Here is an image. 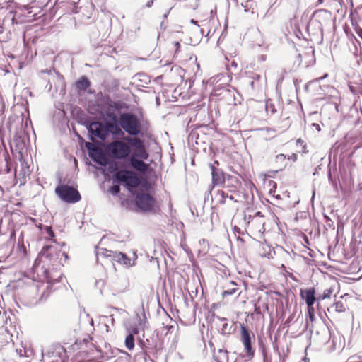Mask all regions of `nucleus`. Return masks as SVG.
<instances>
[{
	"label": "nucleus",
	"mask_w": 362,
	"mask_h": 362,
	"mask_svg": "<svg viewBox=\"0 0 362 362\" xmlns=\"http://www.w3.org/2000/svg\"><path fill=\"white\" fill-rule=\"evenodd\" d=\"M126 141L133 148V153L130 157L132 166L136 170L145 173L148 170L149 165L144 162L149 157V153L146 148L144 142L138 137H126Z\"/></svg>",
	"instance_id": "nucleus-1"
},
{
	"label": "nucleus",
	"mask_w": 362,
	"mask_h": 362,
	"mask_svg": "<svg viewBox=\"0 0 362 362\" xmlns=\"http://www.w3.org/2000/svg\"><path fill=\"white\" fill-rule=\"evenodd\" d=\"M88 131L102 141L106 140L110 134L113 136L124 135V132L115 122H93L89 125Z\"/></svg>",
	"instance_id": "nucleus-2"
},
{
	"label": "nucleus",
	"mask_w": 362,
	"mask_h": 362,
	"mask_svg": "<svg viewBox=\"0 0 362 362\" xmlns=\"http://www.w3.org/2000/svg\"><path fill=\"white\" fill-rule=\"evenodd\" d=\"M105 151L110 158L123 160L129 157L131 153V145L126 140H115L107 144Z\"/></svg>",
	"instance_id": "nucleus-3"
},
{
	"label": "nucleus",
	"mask_w": 362,
	"mask_h": 362,
	"mask_svg": "<svg viewBox=\"0 0 362 362\" xmlns=\"http://www.w3.org/2000/svg\"><path fill=\"white\" fill-rule=\"evenodd\" d=\"M121 129H124L130 136H136L140 132L141 126L137 117L132 113H122L119 118Z\"/></svg>",
	"instance_id": "nucleus-4"
},
{
	"label": "nucleus",
	"mask_w": 362,
	"mask_h": 362,
	"mask_svg": "<svg viewBox=\"0 0 362 362\" xmlns=\"http://www.w3.org/2000/svg\"><path fill=\"white\" fill-rule=\"evenodd\" d=\"M55 193L60 199L66 203H76L81 199V196L77 189L67 185L57 186Z\"/></svg>",
	"instance_id": "nucleus-5"
},
{
	"label": "nucleus",
	"mask_w": 362,
	"mask_h": 362,
	"mask_svg": "<svg viewBox=\"0 0 362 362\" xmlns=\"http://www.w3.org/2000/svg\"><path fill=\"white\" fill-rule=\"evenodd\" d=\"M115 179L125 184L129 188H135L140 184V180L136 173L132 170H119L115 173Z\"/></svg>",
	"instance_id": "nucleus-6"
},
{
	"label": "nucleus",
	"mask_w": 362,
	"mask_h": 362,
	"mask_svg": "<svg viewBox=\"0 0 362 362\" xmlns=\"http://www.w3.org/2000/svg\"><path fill=\"white\" fill-rule=\"evenodd\" d=\"M136 206L144 211H151L159 206L156 200L148 193H141L135 199Z\"/></svg>",
	"instance_id": "nucleus-7"
},
{
	"label": "nucleus",
	"mask_w": 362,
	"mask_h": 362,
	"mask_svg": "<svg viewBox=\"0 0 362 362\" xmlns=\"http://www.w3.org/2000/svg\"><path fill=\"white\" fill-rule=\"evenodd\" d=\"M264 225V216L261 212L258 211L248 221L247 227L254 235H262L265 232Z\"/></svg>",
	"instance_id": "nucleus-8"
},
{
	"label": "nucleus",
	"mask_w": 362,
	"mask_h": 362,
	"mask_svg": "<svg viewBox=\"0 0 362 362\" xmlns=\"http://www.w3.org/2000/svg\"><path fill=\"white\" fill-rule=\"evenodd\" d=\"M255 335L245 325L240 326V340L244 345L247 356L252 358L255 355V349L252 346L251 339Z\"/></svg>",
	"instance_id": "nucleus-9"
},
{
	"label": "nucleus",
	"mask_w": 362,
	"mask_h": 362,
	"mask_svg": "<svg viewBox=\"0 0 362 362\" xmlns=\"http://www.w3.org/2000/svg\"><path fill=\"white\" fill-rule=\"evenodd\" d=\"M300 296L305 300L307 308L313 307L315 302L319 300H317V298L315 297V289L314 287L300 289Z\"/></svg>",
	"instance_id": "nucleus-10"
},
{
	"label": "nucleus",
	"mask_w": 362,
	"mask_h": 362,
	"mask_svg": "<svg viewBox=\"0 0 362 362\" xmlns=\"http://www.w3.org/2000/svg\"><path fill=\"white\" fill-rule=\"evenodd\" d=\"M331 12L326 9L316 10L313 14V18L320 25L327 23L331 20Z\"/></svg>",
	"instance_id": "nucleus-11"
},
{
	"label": "nucleus",
	"mask_w": 362,
	"mask_h": 362,
	"mask_svg": "<svg viewBox=\"0 0 362 362\" xmlns=\"http://www.w3.org/2000/svg\"><path fill=\"white\" fill-rule=\"evenodd\" d=\"M214 164L218 165V162L215 161L214 164L211 165L212 182L215 185H222L225 182L224 173L220 170L217 169Z\"/></svg>",
	"instance_id": "nucleus-12"
},
{
	"label": "nucleus",
	"mask_w": 362,
	"mask_h": 362,
	"mask_svg": "<svg viewBox=\"0 0 362 362\" xmlns=\"http://www.w3.org/2000/svg\"><path fill=\"white\" fill-rule=\"evenodd\" d=\"M115 262L127 267H131L134 264V260L132 261L130 257L122 252H117Z\"/></svg>",
	"instance_id": "nucleus-13"
},
{
	"label": "nucleus",
	"mask_w": 362,
	"mask_h": 362,
	"mask_svg": "<svg viewBox=\"0 0 362 362\" xmlns=\"http://www.w3.org/2000/svg\"><path fill=\"white\" fill-rule=\"evenodd\" d=\"M226 288L222 292V297L226 298L229 295H233L236 293L239 288L235 282L231 281L229 282L228 286L226 287Z\"/></svg>",
	"instance_id": "nucleus-14"
},
{
	"label": "nucleus",
	"mask_w": 362,
	"mask_h": 362,
	"mask_svg": "<svg viewBox=\"0 0 362 362\" xmlns=\"http://www.w3.org/2000/svg\"><path fill=\"white\" fill-rule=\"evenodd\" d=\"M90 86V82L86 76L81 77L76 82V87L78 89L81 90H86Z\"/></svg>",
	"instance_id": "nucleus-15"
},
{
	"label": "nucleus",
	"mask_w": 362,
	"mask_h": 362,
	"mask_svg": "<svg viewBox=\"0 0 362 362\" xmlns=\"http://www.w3.org/2000/svg\"><path fill=\"white\" fill-rule=\"evenodd\" d=\"M325 6L331 10L339 11L341 7V0H326Z\"/></svg>",
	"instance_id": "nucleus-16"
},
{
	"label": "nucleus",
	"mask_w": 362,
	"mask_h": 362,
	"mask_svg": "<svg viewBox=\"0 0 362 362\" xmlns=\"http://www.w3.org/2000/svg\"><path fill=\"white\" fill-rule=\"evenodd\" d=\"M118 251H112L107 249H102L100 255L105 257L110 258V260L115 262Z\"/></svg>",
	"instance_id": "nucleus-17"
},
{
	"label": "nucleus",
	"mask_w": 362,
	"mask_h": 362,
	"mask_svg": "<svg viewBox=\"0 0 362 362\" xmlns=\"http://www.w3.org/2000/svg\"><path fill=\"white\" fill-rule=\"evenodd\" d=\"M125 346L129 350H132L134 348V337L133 334H129L125 339Z\"/></svg>",
	"instance_id": "nucleus-18"
},
{
	"label": "nucleus",
	"mask_w": 362,
	"mask_h": 362,
	"mask_svg": "<svg viewBox=\"0 0 362 362\" xmlns=\"http://www.w3.org/2000/svg\"><path fill=\"white\" fill-rule=\"evenodd\" d=\"M286 157L284 154H279L276 156L275 161L276 163H280L279 170H281L282 168L286 167Z\"/></svg>",
	"instance_id": "nucleus-19"
},
{
	"label": "nucleus",
	"mask_w": 362,
	"mask_h": 362,
	"mask_svg": "<svg viewBox=\"0 0 362 362\" xmlns=\"http://www.w3.org/2000/svg\"><path fill=\"white\" fill-rule=\"evenodd\" d=\"M332 307L334 308L336 312L342 313L346 310V308L341 301H337L332 304Z\"/></svg>",
	"instance_id": "nucleus-20"
},
{
	"label": "nucleus",
	"mask_w": 362,
	"mask_h": 362,
	"mask_svg": "<svg viewBox=\"0 0 362 362\" xmlns=\"http://www.w3.org/2000/svg\"><path fill=\"white\" fill-rule=\"evenodd\" d=\"M332 293H333V289L332 288L325 289L323 291V293L321 294L320 296H319V297H317V300H324L325 298H329L331 297Z\"/></svg>",
	"instance_id": "nucleus-21"
},
{
	"label": "nucleus",
	"mask_w": 362,
	"mask_h": 362,
	"mask_svg": "<svg viewBox=\"0 0 362 362\" xmlns=\"http://www.w3.org/2000/svg\"><path fill=\"white\" fill-rule=\"evenodd\" d=\"M349 89L354 94L359 93L362 95V83L357 87L354 86L353 85H349Z\"/></svg>",
	"instance_id": "nucleus-22"
},
{
	"label": "nucleus",
	"mask_w": 362,
	"mask_h": 362,
	"mask_svg": "<svg viewBox=\"0 0 362 362\" xmlns=\"http://www.w3.org/2000/svg\"><path fill=\"white\" fill-rule=\"evenodd\" d=\"M307 308H308V314L309 320L311 322H313L315 319V308H314V307Z\"/></svg>",
	"instance_id": "nucleus-23"
},
{
	"label": "nucleus",
	"mask_w": 362,
	"mask_h": 362,
	"mask_svg": "<svg viewBox=\"0 0 362 362\" xmlns=\"http://www.w3.org/2000/svg\"><path fill=\"white\" fill-rule=\"evenodd\" d=\"M109 191L114 195H116L119 193L120 192V187L119 185H112Z\"/></svg>",
	"instance_id": "nucleus-24"
},
{
	"label": "nucleus",
	"mask_w": 362,
	"mask_h": 362,
	"mask_svg": "<svg viewBox=\"0 0 362 362\" xmlns=\"http://www.w3.org/2000/svg\"><path fill=\"white\" fill-rule=\"evenodd\" d=\"M94 160L101 165L106 164V159L104 158L101 153H99V158H95Z\"/></svg>",
	"instance_id": "nucleus-25"
},
{
	"label": "nucleus",
	"mask_w": 362,
	"mask_h": 362,
	"mask_svg": "<svg viewBox=\"0 0 362 362\" xmlns=\"http://www.w3.org/2000/svg\"><path fill=\"white\" fill-rule=\"evenodd\" d=\"M46 233H47V235H49V236L50 237V238H53L54 237V231L52 230V228L51 227H47L46 228Z\"/></svg>",
	"instance_id": "nucleus-26"
},
{
	"label": "nucleus",
	"mask_w": 362,
	"mask_h": 362,
	"mask_svg": "<svg viewBox=\"0 0 362 362\" xmlns=\"http://www.w3.org/2000/svg\"><path fill=\"white\" fill-rule=\"evenodd\" d=\"M86 146L89 151H98L92 143L87 142Z\"/></svg>",
	"instance_id": "nucleus-27"
},
{
	"label": "nucleus",
	"mask_w": 362,
	"mask_h": 362,
	"mask_svg": "<svg viewBox=\"0 0 362 362\" xmlns=\"http://www.w3.org/2000/svg\"><path fill=\"white\" fill-rule=\"evenodd\" d=\"M269 184L272 185V188L270 189L269 192L270 193L272 192L273 188L276 189V183L273 180H269Z\"/></svg>",
	"instance_id": "nucleus-28"
},
{
	"label": "nucleus",
	"mask_w": 362,
	"mask_h": 362,
	"mask_svg": "<svg viewBox=\"0 0 362 362\" xmlns=\"http://www.w3.org/2000/svg\"><path fill=\"white\" fill-rule=\"evenodd\" d=\"M255 313L258 315L261 314V313H262L261 308L259 306L255 305Z\"/></svg>",
	"instance_id": "nucleus-29"
},
{
	"label": "nucleus",
	"mask_w": 362,
	"mask_h": 362,
	"mask_svg": "<svg viewBox=\"0 0 362 362\" xmlns=\"http://www.w3.org/2000/svg\"><path fill=\"white\" fill-rule=\"evenodd\" d=\"M355 30H356V32L357 33V34H358L361 37H362V28H355Z\"/></svg>",
	"instance_id": "nucleus-30"
},
{
	"label": "nucleus",
	"mask_w": 362,
	"mask_h": 362,
	"mask_svg": "<svg viewBox=\"0 0 362 362\" xmlns=\"http://www.w3.org/2000/svg\"><path fill=\"white\" fill-rule=\"evenodd\" d=\"M288 159H291L292 160L296 161L297 160V156L295 153H293L288 157Z\"/></svg>",
	"instance_id": "nucleus-31"
},
{
	"label": "nucleus",
	"mask_w": 362,
	"mask_h": 362,
	"mask_svg": "<svg viewBox=\"0 0 362 362\" xmlns=\"http://www.w3.org/2000/svg\"><path fill=\"white\" fill-rule=\"evenodd\" d=\"M174 45H175V47H176V51H175V52L177 53V52H178V49H179V48H180V43H179L178 42H175L174 43Z\"/></svg>",
	"instance_id": "nucleus-32"
},
{
	"label": "nucleus",
	"mask_w": 362,
	"mask_h": 362,
	"mask_svg": "<svg viewBox=\"0 0 362 362\" xmlns=\"http://www.w3.org/2000/svg\"><path fill=\"white\" fill-rule=\"evenodd\" d=\"M138 333H139L138 329L137 328H134L132 329V332L131 334H133V336H134V334H137Z\"/></svg>",
	"instance_id": "nucleus-33"
},
{
	"label": "nucleus",
	"mask_w": 362,
	"mask_h": 362,
	"mask_svg": "<svg viewBox=\"0 0 362 362\" xmlns=\"http://www.w3.org/2000/svg\"><path fill=\"white\" fill-rule=\"evenodd\" d=\"M91 339V338L90 337H88V338H85L83 339V341L85 343V344H87L88 342H89V340Z\"/></svg>",
	"instance_id": "nucleus-34"
},
{
	"label": "nucleus",
	"mask_w": 362,
	"mask_h": 362,
	"mask_svg": "<svg viewBox=\"0 0 362 362\" xmlns=\"http://www.w3.org/2000/svg\"><path fill=\"white\" fill-rule=\"evenodd\" d=\"M325 1H326V0H318L317 1V5L322 4H324V3L325 4Z\"/></svg>",
	"instance_id": "nucleus-35"
},
{
	"label": "nucleus",
	"mask_w": 362,
	"mask_h": 362,
	"mask_svg": "<svg viewBox=\"0 0 362 362\" xmlns=\"http://www.w3.org/2000/svg\"><path fill=\"white\" fill-rule=\"evenodd\" d=\"M153 4V0L149 1H148V2H147V4H146V6H147V7H150V6H151V4Z\"/></svg>",
	"instance_id": "nucleus-36"
},
{
	"label": "nucleus",
	"mask_w": 362,
	"mask_h": 362,
	"mask_svg": "<svg viewBox=\"0 0 362 362\" xmlns=\"http://www.w3.org/2000/svg\"><path fill=\"white\" fill-rule=\"evenodd\" d=\"M246 4H249L252 5V1H246Z\"/></svg>",
	"instance_id": "nucleus-37"
},
{
	"label": "nucleus",
	"mask_w": 362,
	"mask_h": 362,
	"mask_svg": "<svg viewBox=\"0 0 362 362\" xmlns=\"http://www.w3.org/2000/svg\"><path fill=\"white\" fill-rule=\"evenodd\" d=\"M360 109H361V113H362V107H360Z\"/></svg>",
	"instance_id": "nucleus-38"
}]
</instances>
